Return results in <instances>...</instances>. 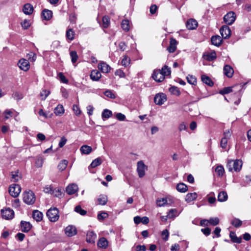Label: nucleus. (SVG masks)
Instances as JSON below:
<instances>
[{"mask_svg": "<svg viewBox=\"0 0 251 251\" xmlns=\"http://www.w3.org/2000/svg\"><path fill=\"white\" fill-rule=\"evenodd\" d=\"M201 78L202 81L204 83L208 85L209 86H212L213 85V82L209 77L203 75H201Z\"/></svg>", "mask_w": 251, "mask_h": 251, "instance_id": "72a5a7b5", "label": "nucleus"}, {"mask_svg": "<svg viewBox=\"0 0 251 251\" xmlns=\"http://www.w3.org/2000/svg\"><path fill=\"white\" fill-rule=\"evenodd\" d=\"M186 78L189 83L194 85H195L196 84L197 79L194 76L189 75L187 76Z\"/></svg>", "mask_w": 251, "mask_h": 251, "instance_id": "a18cd8bd", "label": "nucleus"}, {"mask_svg": "<svg viewBox=\"0 0 251 251\" xmlns=\"http://www.w3.org/2000/svg\"><path fill=\"white\" fill-rule=\"evenodd\" d=\"M12 97L15 100H20L23 98V95L18 92L13 93Z\"/></svg>", "mask_w": 251, "mask_h": 251, "instance_id": "338daca9", "label": "nucleus"}, {"mask_svg": "<svg viewBox=\"0 0 251 251\" xmlns=\"http://www.w3.org/2000/svg\"><path fill=\"white\" fill-rule=\"evenodd\" d=\"M98 68L103 73H108L109 72L110 67L103 61H100L98 65Z\"/></svg>", "mask_w": 251, "mask_h": 251, "instance_id": "f8f14e48", "label": "nucleus"}, {"mask_svg": "<svg viewBox=\"0 0 251 251\" xmlns=\"http://www.w3.org/2000/svg\"><path fill=\"white\" fill-rule=\"evenodd\" d=\"M177 44V42L176 40L173 38H171L170 41V45L167 49V50L170 53L175 52L176 49Z\"/></svg>", "mask_w": 251, "mask_h": 251, "instance_id": "4468645a", "label": "nucleus"}, {"mask_svg": "<svg viewBox=\"0 0 251 251\" xmlns=\"http://www.w3.org/2000/svg\"><path fill=\"white\" fill-rule=\"evenodd\" d=\"M65 232L68 236L72 237L76 234L77 230L75 226H69L65 228Z\"/></svg>", "mask_w": 251, "mask_h": 251, "instance_id": "9b49d317", "label": "nucleus"}, {"mask_svg": "<svg viewBox=\"0 0 251 251\" xmlns=\"http://www.w3.org/2000/svg\"><path fill=\"white\" fill-rule=\"evenodd\" d=\"M80 150L82 153L85 154H89L92 151V148L87 145H83L81 147Z\"/></svg>", "mask_w": 251, "mask_h": 251, "instance_id": "c85d7f7f", "label": "nucleus"}, {"mask_svg": "<svg viewBox=\"0 0 251 251\" xmlns=\"http://www.w3.org/2000/svg\"><path fill=\"white\" fill-rule=\"evenodd\" d=\"M197 197V194L195 192L188 193L185 197V201L189 203L196 200Z\"/></svg>", "mask_w": 251, "mask_h": 251, "instance_id": "a878e982", "label": "nucleus"}, {"mask_svg": "<svg viewBox=\"0 0 251 251\" xmlns=\"http://www.w3.org/2000/svg\"><path fill=\"white\" fill-rule=\"evenodd\" d=\"M236 87H238V88L241 90L242 88V85L241 84H237L233 87H225L223 90H221L219 93L222 95L228 94L233 91L232 88Z\"/></svg>", "mask_w": 251, "mask_h": 251, "instance_id": "dca6fc26", "label": "nucleus"}, {"mask_svg": "<svg viewBox=\"0 0 251 251\" xmlns=\"http://www.w3.org/2000/svg\"><path fill=\"white\" fill-rule=\"evenodd\" d=\"M166 100V96L164 95H156L154 98V101L155 104L161 105Z\"/></svg>", "mask_w": 251, "mask_h": 251, "instance_id": "2eb2a0df", "label": "nucleus"}, {"mask_svg": "<svg viewBox=\"0 0 251 251\" xmlns=\"http://www.w3.org/2000/svg\"><path fill=\"white\" fill-rule=\"evenodd\" d=\"M186 27L188 29L193 30L195 29L198 26V23L194 19H189L186 23Z\"/></svg>", "mask_w": 251, "mask_h": 251, "instance_id": "aec40b11", "label": "nucleus"}, {"mask_svg": "<svg viewBox=\"0 0 251 251\" xmlns=\"http://www.w3.org/2000/svg\"><path fill=\"white\" fill-rule=\"evenodd\" d=\"M167 202L166 198H158L156 201V205L159 207L164 206Z\"/></svg>", "mask_w": 251, "mask_h": 251, "instance_id": "e433bc0d", "label": "nucleus"}, {"mask_svg": "<svg viewBox=\"0 0 251 251\" xmlns=\"http://www.w3.org/2000/svg\"><path fill=\"white\" fill-rule=\"evenodd\" d=\"M229 236L233 242L236 243H240L241 242V238L237 237L234 232H230Z\"/></svg>", "mask_w": 251, "mask_h": 251, "instance_id": "ea45409f", "label": "nucleus"}, {"mask_svg": "<svg viewBox=\"0 0 251 251\" xmlns=\"http://www.w3.org/2000/svg\"><path fill=\"white\" fill-rule=\"evenodd\" d=\"M104 95L107 97H108L111 99H115L116 97L115 95L112 93V92L111 90H106L104 92Z\"/></svg>", "mask_w": 251, "mask_h": 251, "instance_id": "774afa93", "label": "nucleus"}, {"mask_svg": "<svg viewBox=\"0 0 251 251\" xmlns=\"http://www.w3.org/2000/svg\"><path fill=\"white\" fill-rule=\"evenodd\" d=\"M180 214L176 209H171L168 212L167 215L169 219H174Z\"/></svg>", "mask_w": 251, "mask_h": 251, "instance_id": "bb28decb", "label": "nucleus"}, {"mask_svg": "<svg viewBox=\"0 0 251 251\" xmlns=\"http://www.w3.org/2000/svg\"><path fill=\"white\" fill-rule=\"evenodd\" d=\"M53 187L51 185H47L44 188V192L46 193L52 194L54 193Z\"/></svg>", "mask_w": 251, "mask_h": 251, "instance_id": "13d9d810", "label": "nucleus"}, {"mask_svg": "<svg viewBox=\"0 0 251 251\" xmlns=\"http://www.w3.org/2000/svg\"><path fill=\"white\" fill-rule=\"evenodd\" d=\"M26 57L28 59V60H29L31 62L35 61L36 59V55L33 52H30V53H28Z\"/></svg>", "mask_w": 251, "mask_h": 251, "instance_id": "864d4df0", "label": "nucleus"}, {"mask_svg": "<svg viewBox=\"0 0 251 251\" xmlns=\"http://www.w3.org/2000/svg\"><path fill=\"white\" fill-rule=\"evenodd\" d=\"M110 24V18L108 16H104L102 18V26L103 28H107Z\"/></svg>", "mask_w": 251, "mask_h": 251, "instance_id": "37998d69", "label": "nucleus"}, {"mask_svg": "<svg viewBox=\"0 0 251 251\" xmlns=\"http://www.w3.org/2000/svg\"><path fill=\"white\" fill-rule=\"evenodd\" d=\"M23 201L27 204H33L36 201V197L34 193L31 190L24 192L23 194Z\"/></svg>", "mask_w": 251, "mask_h": 251, "instance_id": "7ed1b4c3", "label": "nucleus"}, {"mask_svg": "<svg viewBox=\"0 0 251 251\" xmlns=\"http://www.w3.org/2000/svg\"><path fill=\"white\" fill-rule=\"evenodd\" d=\"M224 73L227 77L230 78L232 76L234 71L230 66L226 65L224 67Z\"/></svg>", "mask_w": 251, "mask_h": 251, "instance_id": "6ab92c4d", "label": "nucleus"}, {"mask_svg": "<svg viewBox=\"0 0 251 251\" xmlns=\"http://www.w3.org/2000/svg\"><path fill=\"white\" fill-rule=\"evenodd\" d=\"M75 210L76 212L79 213L81 215H85L87 213L86 211L82 209L79 205L76 206L75 208Z\"/></svg>", "mask_w": 251, "mask_h": 251, "instance_id": "5fc2aeb1", "label": "nucleus"}, {"mask_svg": "<svg viewBox=\"0 0 251 251\" xmlns=\"http://www.w3.org/2000/svg\"><path fill=\"white\" fill-rule=\"evenodd\" d=\"M169 233L167 229H164L161 233V236L163 240L166 241L168 239Z\"/></svg>", "mask_w": 251, "mask_h": 251, "instance_id": "4d7b16f0", "label": "nucleus"}, {"mask_svg": "<svg viewBox=\"0 0 251 251\" xmlns=\"http://www.w3.org/2000/svg\"><path fill=\"white\" fill-rule=\"evenodd\" d=\"M50 94V92L49 91L46 89L43 90L40 93V96L42 97V100H45Z\"/></svg>", "mask_w": 251, "mask_h": 251, "instance_id": "6e6d98bb", "label": "nucleus"}, {"mask_svg": "<svg viewBox=\"0 0 251 251\" xmlns=\"http://www.w3.org/2000/svg\"><path fill=\"white\" fill-rule=\"evenodd\" d=\"M70 56L72 63H75L78 59V55L76 53V52L75 51H71L70 52Z\"/></svg>", "mask_w": 251, "mask_h": 251, "instance_id": "8fccbe9b", "label": "nucleus"}, {"mask_svg": "<svg viewBox=\"0 0 251 251\" xmlns=\"http://www.w3.org/2000/svg\"><path fill=\"white\" fill-rule=\"evenodd\" d=\"M97 238V234L93 231H89L86 234V241L90 244H94Z\"/></svg>", "mask_w": 251, "mask_h": 251, "instance_id": "ddd939ff", "label": "nucleus"}, {"mask_svg": "<svg viewBox=\"0 0 251 251\" xmlns=\"http://www.w3.org/2000/svg\"><path fill=\"white\" fill-rule=\"evenodd\" d=\"M47 216L51 222L57 221L59 217L58 209L55 207L50 208L47 212Z\"/></svg>", "mask_w": 251, "mask_h": 251, "instance_id": "20e7f679", "label": "nucleus"}, {"mask_svg": "<svg viewBox=\"0 0 251 251\" xmlns=\"http://www.w3.org/2000/svg\"><path fill=\"white\" fill-rule=\"evenodd\" d=\"M73 109L76 116H79L81 113V111L78 105L74 104L73 106Z\"/></svg>", "mask_w": 251, "mask_h": 251, "instance_id": "052dcab7", "label": "nucleus"}, {"mask_svg": "<svg viewBox=\"0 0 251 251\" xmlns=\"http://www.w3.org/2000/svg\"><path fill=\"white\" fill-rule=\"evenodd\" d=\"M230 224L234 227L237 228L242 226V221L239 219L234 218L231 220Z\"/></svg>", "mask_w": 251, "mask_h": 251, "instance_id": "f704fd0d", "label": "nucleus"}, {"mask_svg": "<svg viewBox=\"0 0 251 251\" xmlns=\"http://www.w3.org/2000/svg\"><path fill=\"white\" fill-rule=\"evenodd\" d=\"M21 178V176L18 175V172H16L14 173H12L11 181L16 182L18 181Z\"/></svg>", "mask_w": 251, "mask_h": 251, "instance_id": "de8ad7c7", "label": "nucleus"}, {"mask_svg": "<svg viewBox=\"0 0 251 251\" xmlns=\"http://www.w3.org/2000/svg\"><path fill=\"white\" fill-rule=\"evenodd\" d=\"M23 11L26 15H30L33 11V7L31 4L26 3L24 5Z\"/></svg>", "mask_w": 251, "mask_h": 251, "instance_id": "412c9836", "label": "nucleus"}, {"mask_svg": "<svg viewBox=\"0 0 251 251\" xmlns=\"http://www.w3.org/2000/svg\"><path fill=\"white\" fill-rule=\"evenodd\" d=\"M3 114L4 115V119L5 120H7L9 118V117L12 116L13 112L12 110L6 109L5 110Z\"/></svg>", "mask_w": 251, "mask_h": 251, "instance_id": "680f3d73", "label": "nucleus"}, {"mask_svg": "<svg viewBox=\"0 0 251 251\" xmlns=\"http://www.w3.org/2000/svg\"><path fill=\"white\" fill-rule=\"evenodd\" d=\"M44 162L43 158L41 157H38L35 161V165L37 167H41Z\"/></svg>", "mask_w": 251, "mask_h": 251, "instance_id": "bf43d9fd", "label": "nucleus"}, {"mask_svg": "<svg viewBox=\"0 0 251 251\" xmlns=\"http://www.w3.org/2000/svg\"><path fill=\"white\" fill-rule=\"evenodd\" d=\"M216 58V53L213 51L205 55V58L208 61H212Z\"/></svg>", "mask_w": 251, "mask_h": 251, "instance_id": "a19ab883", "label": "nucleus"}, {"mask_svg": "<svg viewBox=\"0 0 251 251\" xmlns=\"http://www.w3.org/2000/svg\"><path fill=\"white\" fill-rule=\"evenodd\" d=\"M32 216L36 221H41L43 218V214L38 210H35L33 212Z\"/></svg>", "mask_w": 251, "mask_h": 251, "instance_id": "c756f323", "label": "nucleus"}, {"mask_svg": "<svg viewBox=\"0 0 251 251\" xmlns=\"http://www.w3.org/2000/svg\"><path fill=\"white\" fill-rule=\"evenodd\" d=\"M215 172L219 176H222L225 173V170L223 166L218 165L215 168Z\"/></svg>", "mask_w": 251, "mask_h": 251, "instance_id": "58836bf2", "label": "nucleus"}, {"mask_svg": "<svg viewBox=\"0 0 251 251\" xmlns=\"http://www.w3.org/2000/svg\"><path fill=\"white\" fill-rule=\"evenodd\" d=\"M220 32L223 39H226L230 37L231 35V30L230 28L226 25H223L220 29Z\"/></svg>", "mask_w": 251, "mask_h": 251, "instance_id": "6e6552de", "label": "nucleus"}, {"mask_svg": "<svg viewBox=\"0 0 251 251\" xmlns=\"http://www.w3.org/2000/svg\"><path fill=\"white\" fill-rule=\"evenodd\" d=\"M42 16L45 20H50L52 16V11L48 9H44L42 12Z\"/></svg>", "mask_w": 251, "mask_h": 251, "instance_id": "393cba45", "label": "nucleus"}, {"mask_svg": "<svg viewBox=\"0 0 251 251\" xmlns=\"http://www.w3.org/2000/svg\"><path fill=\"white\" fill-rule=\"evenodd\" d=\"M98 203L100 205H105L107 202V197L105 195H100L98 198Z\"/></svg>", "mask_w": 251, "mask_h": 251, "instance_id": "473e14b6", "label": "nucleus"}, {"mask_svg": "<svg viewBox=\"0 0 251 251\" xmlns=\"http://www.w3.org/2000/svg\"><path fill=\"white\" fill-rule=\"evenodd\" d=\"M130 63V59L127 56H124V58L121 61V64L125 66H127Z\"/></svg>", "mask_w": 251, "mask_h": 251, "instance_id": "603ef678", "label": "nucleus"}, {"mask_svg": "<svg viewBox=\"0 0 251 251\" xmlns=\"http://www.w3.org/2000/svg\"><path fill=\"white\" fill-rule=\"evenodd\" d=\"M171 72L170 68L165 65L161 70H154L152 75V77L155 81L160 82L164 80L165 76L170 75Z\"/></svg>", "mask_w": 251, "mask_h": 251, "instance_id": "f257e3e1", "label": "nucleus"}, {"mask_svg": "<svg viewBox=\"0 0 251 251\" xmlns=\"http://www.w3.org/2000/svg\"><path fill=\"white\" fill-rule=\"evenodd\" d=\"M21 25L24 29H27L30 26L29 21L26 19L25 20L21 23Z\"/></svg>", "mask_w": 251, "mask_h": 251, "instance_id": "0e129e2a", "label": "nucleus"}, {"mask_svg": "<svg viewBox=\"0 0 251 251\" xmlns=\"http://www.w3.org/2000/svg\"><path fill=\"white\" fill-rule=\"evenodd\" d=\"M108 241L104 237L100 238L97 243V245L99 248L104 249L108 247Z\"/></svg>", "mask_w": 251, "mask_h": 251, "instance_id": "5701e85b", "label": "nucleus"}, {"mask_svg": "<svg viewBox=\"0 0 251 251\" xmlns=\"http://www.w3.org/2000/svg\"><path fill=\"white\" fill-rule=\"evenodd\" d=\"M169 91L172 94L175 95L176 96H179L180 94V91L179 89L176 86H172L169 89Z\"/></svg>", "mask_w": 251, "mask_h": 251, "instance_id": "09e8293b", "label": "nucleus"}, {"mask_svg": "<svg viewBox=\"0 0 251 251\" xmlns=\"http://www.w3.org/2000/svg\"><path fill=\"white\" fill-rule=\"evenodd\" d=\"M102 161L101 158L100 157H98L92 161L90 166L91 168H95L100 165Z\"/></svg>", "mask_w": 251, "mask_h": 251, "instance_id": "c03bdc74", "label": "nucleus"}, {"mask_svg": "<svg viewBox=\"0 0 251 251\" xmlns=\"http://www.w3.org/2000/svg\"><path fill=\"white\" fill-rule=\"evenodd\" d=\"M208 220L209 224L212 226H216L219 223V219L217 217L210 218Z\"/></svg>", "mask_w": 251, "mask_h": 251, "instance_id": "3c124183", "label": "nucleus"}, {"mask_svg": "<svg viewBox=\"0 0 251 251\" xmlns=\"http://www.w3.org/2000/svg\"><path fill=\"white\" fill-rule=\"evenodd\" d=\"M108 214L105 212H102L98 215V219L99 220H103L108 217Z\"/></svg>", "mask_w": 251, "mask_h": 251, "instance_id": "e2e57ef3", "label": "nucleus"}, {"mask_svg": "<svg viewBox=\"0 0 251 251\" xmlns=\"http://www.w3.org/2000/svg\"><path fill=\"white\" fill-rule=\"evenodd\" d=\"M145 165L142 161H140L137 163V171L138 176L141 178L145 175Z\"/></svg>", "mask_w": 251, "mask_h": 251, "instance_id": "1a4fd4ad", "label": "nucleus"}, {"mask_svg": "<svg viewBox=\"0 0 251 251\" xmlns=\"http://www.w3.org/2000/svg\"><path fill=\"white\" fill-rule=\"evenodd\" d=\"M54 113L57 116H61L64 113V109L62 105H58L54 109Z\"/></svg>", "mask_w": 251, "mask_h": 251, "instance_id": "2f4dec72", "label": "nucleus"}, {"mask_svg": "<svg viewBox=\"0 0 251 251\" xmlns=\"http://www.w3.org/2000/svg\"><path fill=\"white\" fill-rule=\"evenodd\" d=\"M68 164V161L66 160H62L58 165V169L61 171H64L67 167Z\"/></svg>", "mask_w": 251, "mask_h": 251, "instance_id": "79ce46f5", "label": "nucleus"}, {"mask_svg": "<svg viewBox=\"0 0 251 251\" xmlns=\"http://www.w3.org/2000/svg\"><path fill=\"white\" fill-rule=\"evenodd\" d=\"M21 191L20 186L17 184H13L9 188V193L10 195L14 197H17Z\"/></svg>", "mask_w": 251, "mask_h": 251, "instance_id": "39448f33", "label": "nucleus"}, {"mask_svg": "<svg viewBox=\"0 0 251 251\" xmlns=\"http://www.w3.org/2000/svg\"><path fill=\"white\" fill-rule=\"evenodd\" d=\"M101 76V74L98 70H94L91 73L90 77L93 80L98 81L100 79Z\"/></svg>", "mask_w": 251, "mask_h": 251, "instance_id": "b1692460", "label": "nucleus"}, {"mask_svg": "<svg viewBox=\"0 0 251 251\" xmlns=\"http://www.w3.org/2000/svg\"><path fill=\"white\" fill-rule=\"evenodd\" d=\"M60 80L64 83H67L68 82V79L66 78L64 75L62 73H59L58 75Z\"/></svg>", "mask_w": 251, "mask_h": 251, "instance_id": "69168bd1", "label": "nucleus"}, {"mask_svg": "<svg viewBox=\"0 0 251 251\" xmlns=\"http://www.w3.org/2000/svg\"><path fill=\"white\" fill-rule=\"evenodd\" d=\"M75 33L72 28H69L66 31V37L67 39L72 41L75 38Z\"/></svg>", "mask_w": 251, "mask_h": 251, "instance_id": "7c9ffc66", "label": "nucleus"}, {"mask_svg": "<svg viewBox=\"0 0 251 251\" xmlns=\"http://www.w3.org/2000/svg\"><path fill=\"white\" fill-rule=\"evenodd\" d=\"M212 44L217 47H219L222 43L223 40L219 35L212 36L211 38Z\"/></svg>", "mask_w": 251, "mask_h": 251, "instance_id": "a211bd4d", "label": "nucleus"}, {"mask_svg": "<svg viewBox=\"0 0 251 251\" xmlns=\"http://www.w3.org/2000/svg\"><path fill=\"white\" fill-rule=\"evenodd\" d=\"M228 196L225 191L220 192L218 196V200L220 202L225 201L227 200Z\"/></svg>", "mask_w": 251, "mask_h": 251, "instance_id": "cd10ccee", "label": "nucleus"}, {"mask_svg": "<svg viewBox=\"0 0 251 251\" xmlns=\"http://www.w3.org/2000/svg\"><path fill=\"white\" fill-rule=\"evenodd\" d=\"M18 65L20 69L24 71H27L30 68L28 60L25 59H21L19 61Z\"/></svg>", "mask_w": 251, "mask_h": 251, "instance_id": "9d476101", "label": "nucleus"}, {"mask_svg": "<svg viewBox=\"0 0 251 251\" xmlns=\"http://www.w3.org/2000/svg\"><path fill=\"white\" fill-rule=\"evenodd\" d=\"M176 188L178 191L182 193L185 192L187 190V186L183 183L178 184Z\"/></svg>", "mask_w": 251, "mask_h": 251, "instance_id": "4c0bfd02", "label": "nucleus"}, {"mask_svg": "<svg viewBox=\"0 0 251 251\" xmlns=\"http://www.w3.org/2000/svg\"><path fill=\"white\" fill-rule=\"evenodd\" d=\"M112 115V113L111 111L105 109L103 111L101 116L102 118L108 119L110 118Z\"/></svg>", "mask_w": 251, "mask_h": 251, "instance_id": "49530a36", "label": "nucleus"}, {"mask_svg": "<svg viewBox=\"0 0 251 251\" xmlns=\"http://www.w3.org/2000/svg\"><path fill=\"white\" fill-rule=\"evenodd\" d=\"M121 26L125 31H128L130 28L129 21L127 20H124L121 23Z\"/></svg>", "mask_w": 251, "mask_h": 251, "instance_id": "c9c22d12", "label": "nucleus"}, {"mask_svg": "<svg viewBox=\"0 0 251 251\" xmlns=\"http://www.w3.org/2000/svg\"><path fill=\"white\" fill-rule=\"evenodd\" d=\"M78 188L77 185L72 184L67 187L66 191L69 195H73L75 194L78 191Z\"/></svg>", "mask_w": 251, "mask_h": 251, "instance_id": "f3484780", "label": "nucleus"}, {"mask_svg": "<svg viewBox=\"0 0 251 251\" xmlns=\"http://www.w3.org/2000/svg\"><path fill=\"white\" fill-rule=\"evenodd\" d=\"M236 19L235 13L232 11L228 12L224 17V21L227 25H232Z\"/></svg>", "mask_w": 251, "mask_h": 251, "instance_id": "0eeeda50", "label": "nucleus"}, {"mask_svg": "<svg viewBox=\"0 0 251 251\" xmlns=\"http://www.w3.org/2000/svg\"><path fill=\"white\" fill-rule=\"evenodd\" d=\"M1 214L2 218L5 220L12 219L14 216V211L9 207L1 209Z\"/></svg>", "mask_w": 251, "mask_h": 251, "instance_id": "423d86ee", "label": "nucleus"}, {"mask_svg": "<svg viewBox=\"0 0 251 251\" xmlns=\"http://www.w3.org/2000/svg\"><path fill=\"white\" fill-rule=\"evenodd\" d=\"M21 226L22 231L25 232H27L29 231L32 227L29 222L25 221H21Z\"/></svg>", "mask_w": 251, "mask_h": 251, "instance_id": "4be33fe9", "label": "nucleus"}, {"mask_svg": "<svg viewBox=\"0 0 251 251\" xmlns=\"http://www.w3.org/2000/svg\"><path fill=\"white\" fill-rule=\"evenodd\" d=\"M242 166V162L241 160L236 159L235 160H230L228 161L226 164V168L228 171L239 172Z\"/></svg>", "mask_w": 251, "mask_h": 251, "instance_id": "f03ea898", "label": "nucleus"}]
</instances>
